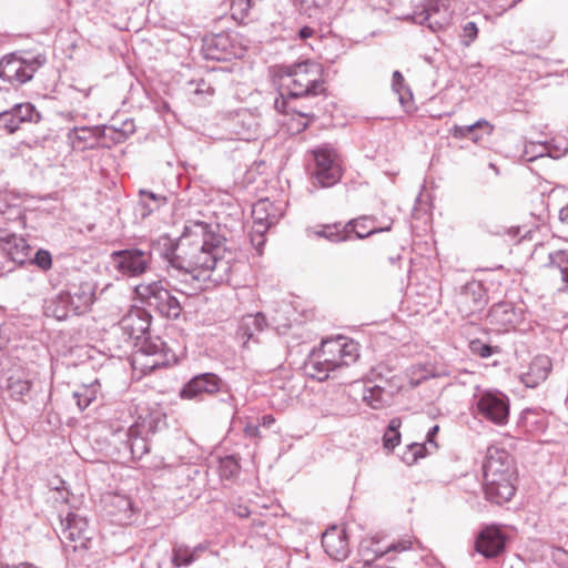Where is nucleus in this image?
<instances>
[{"label": "nucleus", "instance_id": "nucleus-1", "mask_svg": "<svg viewBox=\"0 0 568 568\" xmlns=\"http://www.w3.org/2000/svg\"><path fill=\"white\" fill-rule=\"evenodd\" d=\"M219 242L209 224L189 221L169 257L170 276L191 284L211 280L219 270L226 271V263L217 257Z\"/></svg>", "mask_w": 568, "mask_h": 568}, {"label": "nucleus", "instance_id": "nucleus-2", "mask_svg": "<svg viewBox=\"0 0 568 568\" xmlns=\"http://www.w3.org/2000/svg\"><path fill=\"white\" fill-rule=\"evenodd\" d=\"M283 85L287 89V97L281 95L275 100L277 111L285 114H297L306 119L308 113L297 110L294 102L297 98L316 95L323 90L321 68L311 61H303L282 68Z\"/></svg>", "mask_w": 568, "mask_h": 568}, {"label": "nucleus", "instance_id": "nucleus-3", "mask_svg": "<svg viewBox=\"0 0 568 568\" xmlns=\"http://www.w3.org/2000/svg\"><path fill=\"white\" fill-rule=\"evenodd\" d=\"M359 357L358 344L349 337L337 335L322 341L305 364L306 374L317 381H324L342 366L354 364Z\"/></svg>", "mask_w": 568, "mask_h": 568}, {"label": "nucleus", "instance_id": "nucleus-4", "mask_svg": "<svg viewBox=\"0 0 568 568\" xmlns=\"http://www.w3.org/2000/svg\"><path fill=\"white\" fill-rule=\"evenodd\" d=\"M135 294L142 302L156 308L164 317L178 318L181 314L180 302L163 286L161 281L136 285Z\"/></svg>", "mask_w": 568, "mask_h": 568}, {"label": "nucleus", "instance_id": "nucleus-5", "mask_svg": "<svg viewBox=\"0 0 568 568\" xmlns=\"http://www.w3.org/2000/svg\"><path fill=\"white\" fill-rule=\"evenodd\" d=\"M313 155L315 159L314 184L322 187L336 184L342 176L341 160L336 151L328 146H322L314 150Z\"/></svg>", "mask_w": 568, "mask_h": 568}, {"label": "nucleus", "instance_id": "nucleus-6", "mask_svg": "<svg viewBox=\"0 0 568 568\" xmlns=\"http://www.w3.org/2000/svg\"><path fill=\"white\" fill-rule=\"evenodd\" d=\"M476 407L478 413L496 425H504L509 417V399L500 392L480 394Z\"/></svg>", "mask_w": 568, "mask_h": 568}, {"label": "nucleus", "instance_id": "nucleus-7", "mask_svg": "<svg viewBox=\"0 0 568 568\" xmlns=\"http://www.w3.org/2000/svg\"><path fill=\"white\" fill-rule=\"evenodd\" d=\"M114 268L128 276H138L144 273L151 262V253L139 248H129L113 252L111 255Z\"/></svg>", "mask_w": 568, "mask_h": 568}, {"label": "nucleus", "instance_id": "nucleus-8", "mask_svg": "<svg viewBox=\"0 0 568 568\" xmlns=\"http://www.w3.org/2000/svg\"><path fill=\"white\" fill-rule=\"evenodd\" d=\"M168 361L169 358L165 345L161 339H145L133 355L132 365L134 368H140L142 372H146L165 365Z\"/></svg>", "mask_w": 568, "mask_h": 568}, {"label": "nucleus", "instance_id": "nucleus-9", "mask_svg": "<svg viewBox=\"0 0 568 568\" xmlns=\"http://www.w3.org/2000/svg\"><path fill=\"white\" fill-rule=\"evenodd\" d=\"M37 68L36 61H27L17 54H10L0 61V78L12 84H22L32 79Z\"/></svg>", "mask_w": 568, "mask_h": 568}, {"label": "nucleus", "instance_id": "nucleus-10", "mask_svg": "<svg viewBox=\"0 0 568 568\" xmlns=\"http://www.w3.org/2000/svg\"><path fill=\"white\" fill-rule=\"evenodd\" d=\"M62 525L61 539L72 544L70 546L74 551L88 547V542L91 540V530L84 517L70 513Z\"/></svg>", "mask_w": 568, "mask_h": 568}, {"label": "nucleus", "instance_id": "nucleus-11", "mask_svg": "<svg viewBox=\"0 0 568 568\" xmlns=\"http://www.w3.org/2000/svg\"><path fill=\"white\" fill-rule=\"evenodd\" d=\"M483 469L484 479H495L499 475L515 476L517 474L513 457L508 452L496 446L488 447Z\"/></svg>", "mask_w": 568, "mask_h": 568}, {"label": "nucleus", "instance_id": "nucleus-12", "mask_svg": "<svg viewBox=\"0 0 568 568\" xmlns=\"http://www.w3.org/2000/svg\"><path fill=\"white\" fill-rule=\"evenodd\" d=\"M523 320V311L509 302L495 304L488 315L487 323L496 332H507L515 328Z\"/></svg>", "mask_w": 568, "mask_h": 568}, {"label": "nucleus", "instance_id": "nucleus-13", "mask_svg": "<svg viewBox=\"0 0 568 568\" xmlns=\"http://www.w3.org/2000/svg\"><path fill=\"white\" fill-rule=\"evenodd\" d=\"M516 480L517 474L515 476L499 475L495 479H484L485 498L497 505L509 501L516 491Z\"/></svg>", "mask_w": 568, "mask_h": 568}, {"label": "nucleus", "instance_id": "nucleus-14", "mask_svg": "<svg viewBox=\"0 0 568 568\" xmlns=\"http://www.w3.org/2000/svg\"><path fill=\"white\" fill-rule=\"evenodd\" d=\"M151 325L149 313L139 307H132L126 315L119 322L122 332L131 339L143 337Z\"/></svg>", "mask_w": 568, "mask_h": 568}, {"label": "nucleus", "instance_id": "nucleus-15", "mask_svg": "<svg viewBox=\"0 0 568 568\" xmlns=\"http://www.w3.org/2000/svg\"><path fill=\"white\" fill-rule=\"evenodd\" d=\"M221 379L212 373H204L194 376L181 389L180 396L185 399H193L205 394H214L220 389Z\"/></svg>", "mask_w": 568, "mask_h": 568}, {"label": "nucleus", "instance_id": "nucleus-16", "mask_svg": "<svg viewBox=\"0 0 568 568\" xmlns=\"http://www.w3.org/2000/svg\"><path fill=\"white\" fill-rule=\"evenodd\" d=\"M506 537L497 526H488L478 535L475 546L476 550L491 558L498 556L505 548Z\"/></svg>", "mask_w": 568, "mask_h": 568}, {"label": "nucleus", "instance_id": "nucleus-17", "mask_svg": "<svg viewBox=\"0 0 568 568\" xmlns=\"http://www.w3.org/2000/svg\"><path fill=\"white\" fill-rule=\"evenodd\" d=\"M282 213L278 207L267 199H261L252 207L254 232L264 234L268 227L275 225Z\"/></svg>", "mask_w": 568, "mask_h": 568}, {"label": "nucleus", "instance_id": "nucleus-18", "mask_svg": "<svg viewBox=\"0 0 568 568\" xmlns=\"http://www.w3.org/2000/svg\"><path fill=\"white\" fill-rule=\"evenodd\" d=\"M402 384L397 383V378L393 377L388 382V387L382 385H373L364 388L363 402L373 409H382L389 405L394 394L402 388Z\"/></svg>", "mask_w": 568, "mask_h": 568}, {"label": "nucleus", "instance_id": "nucleus-19", "mask_svg": "<svg viewBox=\"0 0 568 568\" xmlns=\"http://www.w3.org/2000/svg\"><path fill=\"white\" fill-rule=\"evenodd\" d=\"M40 114L30 103L17 104L12 110L0 113V123L13 133L23 122H38Z\"/></svg>", "mask_w": 568, "mask_h": 568}, {"label": "nucleus", "instance_id": "nucleus-20", "mask_svg": "<svg viewBox=\"0 0 568 568\" xmlns=\"http://www.w3.org/2000/svg\"><path fill=\"white\" fill-rule=\"evenodd\" d=\"M322 545L326 554L335 560H344L349 552L346 534L344 530L332 527L323 532Z\"/></svg>", "mask_w": 568, "mask_h": 568}, {"label": "nucleus", "instance_id": "nucleus-21", "mask_svg": "<svg viewBox=\"0 0 568 568\" xmlns=\"http://www.w3.org/2000/svg\"><path fill=\"white\" fill-rule=\"evenodd\" d=\"M551 371V361L546 355L536 356L529 364L528 371L521 381L527 387H535L544 382Z\"/></svg>", "mask_w": 568, "mask_h": 568}, {"label": "nucleus", "instance_id": "nucleus-22", "mask_svg": "<svg viewBox=\"0 0 568 568\" xmlns=\"http://www.w3.org/2000/svg\"><path fill=\"white\" fill-rule=\"evenodd\" d=\"M444 10L440 11L438 8H428L414 17L415 22L419 24L427 23V27L436 32L444 29L449 24L450 14L445 2H442Z\"/></svg>", "mask_w": 568, "mask_h": 568}, {"label": "nucleus", "instance_id": "nucleus-23", "mask_svg": "<svg viewBox=\"0 0 568 568\" xmlns=\"http://www.w3.org/2000/svg\"><path fill=\"white\" fill-rule=\"evenodd\" d=\"M308 237H324L329 242H343L349 240L348 226L341 224H324L306 229Z\"/></svg>", "mask_w": 568, "mask_h": 568}, {"label": "nucleus", "instance_id": "nucleus-24", "mask_svg": "<svg viewBox=\"0 0 568 568\" xmlns=\"http://www.w3.org/2000/svg\"><path fill=\"white\" fill-rule=\"evenodd\" d=\"M94 300L92 286L88 283L69 293V304L74 314H82L89 310Z\"/></svg>", "mask_w": 568, "mask_h": 568}, {"label": "nucleus", "instance_id": "nucleus-25", "mask_svg": "<svg viewBox=\"0 0 568 568\" xmlns=\"http://www.w3.org/2000/svg\"><path fill=\"white\" fill-rule=\"evenodd\" d=\"M68 141L73 150L91 149L97 143V133L88 126L73 128L68 133Z\"/></svg>", "mask_w": 568, "mask_h": 568}, {"label": "nucleus", "instance_id": "nucleus-26", "mask_svg": "<svg viewBox=\"0 0 568 568\" xmlns=\"http://www.w3.org/2000/svg\"><path fill=\"white\" fill-rule=\"evenodd\" d=\"M29 250L26 240L17 235H10L2 243V251L12 262L18 264H22L27 260Z\"/></svg>", "mask_w": 568, "mask_h": 568}, {"label": "nucleus", "instance_id": "nucleus-27", "mask_svg": "<svg viewBox=\"0 0 568 568\" xmlns=\"http://www.w3.org/2000/svg\"><path fill=\"white\" fill-rule=\"evenodd\" d=\"M412 540L410 539H402L397 542L390 544L387 548L383 549L377 544H374V548L369 550L368 546L365 544H362L361 551L363 554L364 560L366 564H369L371 561L383 557L384 555L390 552V551H405L412 548Z\"/></svg>", "mask_w": 568, "mask_h": 568}, {"label": "nucleus", "instance_id": "nucleus-28", "mask_svg": "<svg viewBox=\"0 0 568 568\" xmlns=\"http://www.w3.org/2000/svg\"><path fill=\"white\" fill-rule=\"evenodd\" d=\"M266 326L265 316L262 313L248 314L242 318L239 327V335L246 344L256 333L262 332Z\"/></svg>", "mask_w": 568, "mask_h": 568}, {"label": "nucleus", "instance_id": "nucleus-29", "mask_svg": "<svg viewBox=\"0 0 568 568\" xmlns=\"http://www.w3.org/2000/svg\"><path fill=\"white\" fill-rule=\"evenodd\" d=\"M125 435L128 437V446L130 447L133 457L141 458L150 450L149 443L145 440V438L140 436L138 425H131L128 428Z\"/></svg>", "mask_w": 568, "mask_h": 568}, {"label": "nucleus", "instance_id": "nucleus-30", "mask_svg": "<svg viewBox=\"0 0 568 568\" xmlns=\"http://www.w3.org/2000/svg\"><path fill=\"white\" fill-rule=\"evenodd\" d=\"M476 130H481L487 136H489L494 132V125L487 120L480 119L470 125H454L450 133L456 139H465L470 138V134Z\"/></svg>", "mask_w": 568, "mask_h": 568}, {"label": "nucleus", "instance_id": "nucleus-31", "mask_svg": "<svg viewBox=\"0 0 568 568\" xmlns=\"http://www.w3.org/2000/svg\"><path fill=\"white\" fill-rule=\"evenodd\" d=\"M549 267L556 268L560 274L562 286L559 290L568 287V252L560 250L549 254Z\"/></svg>", "mask_w": 568, "mask_h": 568}, {"label": "nucleus", "instance_id": "nucleus-32", "mask_svg": "<svg viewBox=\"0 0 568 568\" xmlns=\"http://www.w3.org/2000/svg\"><path fill=\"white\" fill-rule=\"evenodd\" d=\"M32 383L18 376H10L7 381V389L13 400L23 402L24 397L30 393Z\"/></svg>", "mask_w": 568, "mask_h": 568}, {"label": "nucleus", "instance_id": "nucleus-33", "mask_svg": "<svg viewBox=\"0 0 568 568\" xmlns=\"http://www.w3.org/2000/svg\"><path fill=\"white\" fill-rule=\"evenodd\" d=\"M368 222H371V220L368 217H359V219L349 221L346 224L348 226V234L354 232L356 234L357 239H365L372 234L389 230V226L382 227V229H376V227L368 229V225H367Z\"/></svg>", "mask_w": 568, "mask_h": 568}, {"label": "nucleus", "instance_id": "nucleus-34", "mask_svg": "<svg viewBox=\"0 0 568 568\" xmlns=\"http://www.w3.org/2000/svg\"><path fill=\"white\" fill-rule=\"evenodd\" d=\"M402 425V420L399 418H393L389 420V424L383 436V446L385 449L393 450L400 443V433L399 427Z\"/></svg>", "mask_w": 568, "mask_h": 568}, {"label": "nucleus", "instance_id": "nucleus-35", "mask_svg": "<svg viewBox=\"0 0 568 568\" xmlns=\"http://www.w3.org/2000/svg\"><path fill=\"white\" fill-rule=\"evenodd\" d=\"M460 298L464 303L471 300L475 307H479L484 303V288L478 282L467 283L460 293Z\"/></svg>", "mask_w": 568, "mask_h": 568}, {"label": "nucleus", "instance_id": "nucleus-36", "mask_svg": "<svg viewBox=\"0 0 568 568\" xmlns=\"http://www.w3.org/2000/svg\"><path fill=\"white\" fill-rule=\"evenodd\" d=\"M97 394L98 386L93 383L91 385L81 386L73 393V397L77 400L78 407L83 410L97 398Z\"/></svg>", "mask_w": 568, "mask_h": 568}, {"label": "nucleus", "instance_id": "nucleus-37", "mask_svg": "<svg viewBox=\"0 0 568 568\" xmlns=\"http://www.w3.org/2000/svg\"><path fill=\"white\" fill-rule=\"evenodd\" d=\"M428 453L427 444L412 443L406 446L400 455V459L406 465L415 464L419 458H423Z\"/></svg>", "mask_w": 568, "mask_h": 568}, {"label": "nucleus", "instance_id": "nucleus-38", "mask_svg": "<svg viewBox=\"0 0 568 568\" xmlns=\"http://www.w3.org/2000/svg\"><path fill=\"white\" fill-rule=\"evenodd\" d=\"M194 554L187 547L179 546L174 548L172 562L176 567L187 566L193 561Z\"/></svg>", "mask_w": 568, "mask_h": 568}, {"label": "nucleus", "instance_id": "nucleus-39", "mask_svg": "<svg viewBox=\"0 0 568 568\" xmlns=\"http://www.w3.org/2000/svg\"><path fill=\"white\" fill-rule=\"evenodd\" d=\"M253 7V0H232L231 10L235 19H244Z\"/></svg>", "mask_w": 568, "mask_h": 568}, {"label": "nucleus", "instance_id": "nucleus-40", "mask_svg": "<svg viewBox=\"0 0 568 568\" xmlns=\"http://www.w3.org/2000/svg\"><path fill=\"white\" fill-rule=\"evenodd\" d=\"M239 463L233 456H226L220 462V473L224 478H231L239 471Z\"/></svg>", "mask_w": 568, "mask_h": 568}, {"label": "nucleus", "instance_id": "nucleus-41", "mask_svg": "<svg viewBox=\"0 0 568 568\" xmlns=\"http://www.w3.org/2000/svg\"><path fill=\"white\" fill-rule=\"evenodd\" d=\"M409 385L415 387L428 377V372L423 366H413L407 371Z\"/></svg>", "mask_w": 568, "mask_h": 568}, {"label": "nucleus", "instance_id": "nucleus-42", "mask_svg": "<svg viewBox=\"0 0 568 568\" xmlns=\"http://www.w3.org/2000/svg\"><path fill=\"white\" fill-rule=\"evenodd\" d=\"M477 34H478V28L476 26L475 22H467L464 27H463V32H462V43L465 45V47H469L470 43L473 41H475V39L477 38Z\"/></svg>", "mask_w": 568, "mask_h": 568}, {"label": "nucleus", "instance_id": "nucleus-43", "mask_svg": "<svg viewBox=\"0 0 568 568\" xmlns=\"http://www.w3.org/2000/svg\"><path fill=\"white\" fill-rule=\"evenodd\" d=\"M32 263L39 266L41 270L48 271L52 266L51 254L45 250H39L36 253Z\"/></svg>", "mask_w": 568, "mask_h": 568}, {"label": "nucleus", "instance_id": "nucleus-44", "mask_svg": "<svg viewBox=\"0 0 568 568\" xmlns=\"http://www.w3.org/2000/svg\"><path fill=\"white\" fill-rule=\"evenodd\" d=\"M398 95V101L403 108L409 109L413 104V94L408 88L395 92Z\"/></svg>", "mask_w": 568, "mask_h": 568}, {"label": "nucleus", "instance_id": "nucleus-45", "mask_svg": "<svg viewBox=\"0 0 568 568\" xmlns=\"http://www.w3.org/2000/svg\"><path fill=\"white\" fill-rule=\"evenodd\" d=\"M394 92H397L398 90H403L407 88L404 83V78L399 71H395L393 73V83H392Z\"/></svg>", "mask_w": 568, "mask_h": 568}, {"label": "nucleus", "instance_id": "nucleus-46", "mask_svg": "<svg viewBox=\"0 0 568 568\" xmlns=\"http://www.w3.org/2000/svg\"><path fill=\"white\" fill-rule=\"evenodd\" d=\"M439 430V427L437 425L433 426L428 432H427V444L432 447V448H436L437 445L436 443L434 442V437L436 436V434L438 433Z\"/></svg>", "mask_w": 568, "mask_h": 568}, {"label": "nucleus", "instance_id": "nucleus-47", "mask_svg": "<svg viewBox=\"0 0 568 568\" xmlns=\"http://www.w3.org/2000/svg\"><path fill=\"white\" fill-rule=\"evenodd\" d=\"M114 503L124 510H128L131 507L130 499L122 496H114Z\"/></svg>", "mask_w": 568, "mask_h": 568}, {"label": "nucleus", "instance_id": "nucleus-48", "mask_svg": "<svg viewBox=\"0 0 568 568\" xmlns=\"http://www.w3.org/2000/svg\"><path fill=\"white\" fill-rule=\"evenodd\" d=\"M244 433L248 437H256L260 433V429L256 425L248 424L245 426Z\"/></svg>", "mask_w": 568, "mask_h": 568}, {"label": "nucleus", "instance_id": "nucleus-49", "mask_svg": "<svg viewBox=\"0 0 568 568\" xmlns=\"http://www.w3.org/2000/svg\"><path fill=\"white\" fill-rule=\"evenodd\" d=\"M252 243L256 246L257 251L261 252V246L264 243L263 234L254 232V235L252 236Z\"/></svg>", "mask_w": 568, "mask_h": 568}, {"label": "nucleus", "instance_id": "nucleus-50", "mask_svg": "<svg viewBox=\"0 0 568 568\" xmlns=\"http://www.w3.org/2000/svg\"><path fill=\"white\" fill-rule=\"evenodd\" d=\"M314 33V29L310 28V27H303L301 30H300V38L301 39H307L310 37H312Z\"/></svg>", "mask_w": 568, "mask_h": 568}, {"label": "nucleus", "instance_id": "nucleus-51", "mask_svg": "<svg viewBox=\"0 0 568 568\" xmlns=\"http://www.w3.org/2000/svg\"><path fill=\"white\" fill-rule=\"evenodd\" d=\"M2 568H38V567H36L34 565H32L30 562H20V564H16V565L6 564L4 566H2Z\"/></svg>", "mask_w": 568, "mask_h": 568}, {"label": "nucleus", "instance_id": "nucleus-52", "mask_svg": "<svg viewBox=\"0 0 568 568\" xmlns=\"http://www.w3.org/2000/svg\"><path fill=\"white\" fill-rule=\"evenodd\" d=\"M140 193H141V195H145V196L150 197L153 201H159V202H164L165 201V197L158 196L155 193H153L151 191H143L142 190Z\"/></svg>", "mask_w": 568, "mask_h": 568}, {"label": "nucleus", "instance_id": "nucleus-53", "mask_svg": "<svg viewBox=\"0 0 568 568\" xmlns=\"http://www.w3.org/2000/svg\"><path fill=\"white\" fill-rule=\"evenodd\" d=\"M478 353L481 357H489L493 354V348L489 345H481Z\"/></svg>", "mask_w": 568, "mask_h": 568}, {"label": "nucleus", "instance_id": "nucleus-54", "mask_svg": "<svg viewBox=\"0 0 568 568\" xmlns=\"http://www.w3.org/2000/svg\"><path fill=\"white\" fill-rule=\"evenodd\" d=\"M484 135L486 134L481 130H476L470 134V139L473 142L478 143Z\"/></svg>", "mask_w": 568, "mask_h": 568}, {"label": "nucleus", "instance_id": "nucleus-55", "mask_svg": "<svg viewBox=\"0 0 568 568\" xmlns=\"http://www.w3.org/2000/svg\"><path fill=\"white\" fill-rule=\"evenodd\" d=\"M559 217L562 222L568 224V205L559 211Z\"/></svg>", "mask_w": 568, "mask_h": 568}, {"label": "nucleus", "instance_id": "nucleus-56", "mask_svg": "<svg viewBox=\"0 0 568 568\" xmlns=\"http://www.w3.org/2000/svg\"><path fill=\"white\" fill-rule=\"evenodd\" d=\"M262 423L264 426H271L274 423V417L272 415H265L262 418Z\"/></svg>", "mask_w": 568, "mask_h": 568}, {"label": "nucleus", "instance_id": "nucleus-57", "mask_svg": "<svg viewBox=\"0 0 568 568\" xmlns=\"http://www.w3.org/2000/svg\"><path fill=\"white\" fill-rule=\"evenodd\" d=\"M250 514L248 509L246 507H242L240 506L239 509H237V515L240 517H247Z\"/></svg>", "mask_w": 568, "mask_h": 568}, {"label": "nucleus", "instance_id": "nucleus-58", "mask_svg": "<svg viewBox=\"0 0 568 568\" xmlns=\"http://www.w3.org/2000/svg\"><path fill=\"white\" fill-rule=\"evenodd\" d=\"M303 3H307L310 6L318 7L321 4L320 0H301Z\"/></svg>", "mask_w": 568, "mask_h": 568}, {"label": "nucleus", "instance_id": "nucleus-59", "mask_svg": "<svg viewBox=\"0 0 568 568\" xmlns=\"http://www.w3.org/2000/svg\"><path fill=\"white\" fill-rule=\"evenodd\" d=\"M307 126V122H303L302 129H305Z\"/></svg>", "mask_w": 568, "mask_h": 568}, {"label": "nucleus", "instance_id": "nucleus-60", "mask_svg": "<svg viewBox=\"0 0 568 568\" xmlns=\"http://www.w3.org/2000/svg\"><path fill=\"white\" fill-rule=\"evenodd\" d=\"M4 565H6V564H1V562H0V568H2V566H4Z\"/></svg>", "mask_w": 568, "mask_h": 568}, {"label": "nucleus", "instance_id": "nucleus-61", "mask_svg": "<svg viewBox=\"0 0 568 568\" xmlns=\"http://www.w3.org/2000/svg\"><path fill=\"white\" fill-rule=\"evenodd\" d=\"M442 2H445V0H442Z\"/></svg>", "mask_w": 568, "mask_h": 568}]
</instances>
